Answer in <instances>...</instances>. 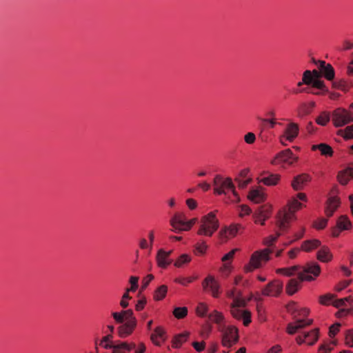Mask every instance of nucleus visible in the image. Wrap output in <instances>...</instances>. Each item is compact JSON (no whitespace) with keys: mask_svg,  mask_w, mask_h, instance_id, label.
I'll return each instance as SVG.
<instances>
[{"mask_svg":"<svg viewBox=\"0 0 353 353\" xmlns=\"http://www.w3.org/2000/svg\"><path fill=\"white\" fill-rule=\"evenodd\" d=\"M297 160V157H294L290 149H286L279 152L275 157L271 161L273 165L279 164L281 163H286L292 165Z\"/></svg>","mask_w":353,"mask_h":353,"instance_id":"9b49d317","label":"nucleus"},{"mask_svg":"<svg viewBox=\"0 0 353 353\" xmlns=\"http://www.w3.org/2000/svg\"><path fill=\"white\" fill-rule=\"evenodd\" d=\"M112 338V335L111 334H109L105 336H103L100 342V345L103 346L104 347V345L106 343H110L113 344L110 340Z\"/></svg>","mask_w":353,"mask_h":353,"instance_id":"680f3d73","label":"nucleus"},{"mask_svg":"<svg viewBox=\"0 0 353 353\" xmlns=\"http://www.w3.org/2000/svg\"><path fill=\"white\" fill-rule=\"evenodd\" d=\"M300 279H292L288 281V283L286 285V292L289 295H292L295 292L298 291L300 287L301 283Z\"/></svg>","mask_w":353,"mask_h":353,"instance_id":"cd10ccee","label":"nucleus"},{"mask_svg":"<svg viewBox=\"0 0 353 353\" xmlns=\"http://www.w3.org/2000/svg\"><path fill=\"white\" fill-rule=\"evenodd\" d=\"M208 306L204 303H199L196 307V312L198 316L204 317L207 316Z\"/></svg>","mask_w":353,"mask_h":353,"instance_id":"79ce46f5","label":"nucleus"},{"mask_svg":"<svg viewBox=\"0 0 353 353\" xmlns=\"http://www.w3.org/2000/svg\"><path fill=\"white\" fill-rule=\"evenodd\" d=\"M343 50H349L353 48V41L349 40H345L343 43Z\"/></svg>","mask_w":353,"mask_h":353,"instance_id":"774afa93","label":"nucleus"},{"mask_svg":"<svg viewBox=\"0 0 353 353\" xmlns=\"http://www.w3.org/2000/svg\"><path fill=\"white\" fill-rule=\"evenodd\" d=\"M302 207V203L299 201L296 198H294L290 203V209L292 211L295 212Z\"/></svg>","mask_w":353,"mask_h":353,"instance_id":"603ef678","label":"nucleus"},{"mask_svg":"<svg viewBox=\"0 0 353 353\" xmlns=\"http://www.w3.org/2000/svg\"><path fill=\"white\" fill-rule=\"evenodd\" d=\"M241 225H232L229 228H225L220 230L219 237L222 243L226 242L230 238L234 237L238 233Z\"/></svg>","mask_w":353,"mask_h":353,"instance_id":"f3484780","label":"nucleus"},{"mask_svg":"<svg viewBox=\"0 0 353 353\" xmlns=\"http://www.w3.org/2000/svg\"><path fill=\"white\" fill-rule=\"evenodd\" d=\"M236 305H246L247 301L243 298L242 292L236 288V299L233 301Z\"/></svg>","mask_w":353,"mask_h":353,"instance_id":"a19ab883","label":"nucleus"},{"mask_svg":"<svg viewBox=\"0 0 353 353\" xmlns=\"http://www.w3.org/2000/svg\"><path fill=\"white\" fill-rule=\"evenodd\" d=\"M191 261V257L186 254H181L174 263V266L177 268L181 267L183 264L188 263Z\"/></svg>","mask_w":353,"mask_h":353,"instance_id":"c03bdc74","label":"nucleus"},{"mask_svg":"<svg viewBox=\"0 0 353 353\" xmlns=\"http://www.w3.org/2000/svg\"><path fill=\"white\" fill-rule=\"evenodd\" d=\"M309 314V310L306 307H299V310L296 312L298 318L294 319V323H290L288 325L287 332L290 334H295L299 330L303 329L305 326L310 325L312 323V319H305Z\"/></svg>","mask_w":353,"mask_h":353,"instance_id":"39448f33","label":"nucleus"},{"mask_svg":"<svg viewBox=\"0 0 353 353\" xmlns=\"http://www.w3.org/2000/svg\"><path fill=\"white\" fill-rule=\"evenodd\" d=\"M276 272L277 274H283L287 276H292L289 268H279L276 270Z\"/></svg>","mask_w":353,"mask_h":353,"instance_id":"0e129e2a","label":"nucleus"},{"mask_svg":"<svg viewBox=\"0 0 353 353\" xmlns=\"http://www.w3.org/2000/svg\"><path fill=\"white\" fill-rule=\"evenodd\" d=\"M208 248V245L204 241L198 242L194 245V253L196 254L203 255L205 253Z\"/></svg>","mask_w":353,"mask_h":353,"instance_id":"37998d69","label":"nucleus"},{"mask_svg":"<svg viewBox=\"0 0 353 353\" xmlns=\"http://www.w3.org/2000/svg\"><path fill=\"white\" fill-rule=\"evenodd\" d=\"M196 278L195 277H178L174 279V282L179 283L182 285H187L188 283H192Z\"/></svg>","mask_w":353,"mask_h":353,"instance_id":"09e8293b","label":"nucleus"},{"mask_svg":"<svg viewBox=\"0 0 353 353\" xmlns=\"http://www.w3.org/2000/svg\"><path fill=\"white\" fill-rule=\"evenodd\" d=\"M318 69L306 70L303 72L301 81L297 83V86L306 85L310 88H327L325 80L331 83L332 88H348L353 84L344 79H337L334 67L329 63L319 62Z\"/></svg>","mask_w":353,"mask_h":353,"instance_id":"f257e3e1","label":"nucleus"},{"mask_svg":"<svg viewBox=\"0 0 353 353\" xmlns=\"http://www.w3.org/2000/svg\"><path fill=\"white\" fill-rule=\"evenodd\" d=\"M327 219H321L319 221H317L315 223V227L317 229H323L327 225Z\"/></svg>","mask_w":353,"mask_h":353,"instance_id":"e2e57ef3","label":"nucleus"},{"mask_svg":"<svg viewBox=\"0 0 353 353\" xmlns=\"http://www.w3.org/2000/svg\"><path fill=\"white\" fill-rule=\"evenodd\" d=\"M208 318L209 321L219 325H221L224 320V316L223 314L217 310H214L212 312L210 313L208 315Z\"/></svg>","mask_w":353,"mask_h":353,"instance_id":"c756f323","label":"nucleus"},{"mask_svg":"<svg viewBox=\"0 0 353 353\" xmlns=\"http://www.w3.org/2000/svg\"><path fill=\"white\" fill-rule=\"evenodd\" d=\"M248 199L256 203H259L265 201V194L259 189H252L249 192Z\"/></svg>","mask_w":353,"mask_h":353,"instance_id":"a878e982","label":"nucleus"},{"mask_svg":"<svg viewBox=\"0 0 353 353\" xmlns=\"http://www.w3.org/2000/svg\"><path fill=\"white\" fill-rule=\"evenodd\" d=\"M332 347L330 345H322L319 350V353H328L331 351Z\"/></svg>","mask_w":353,"mask_h":353,"instance_id":"338daca9","label":"nucleus"},{"mask_svg":"<svg viewBox=\"0 0 353 353\" xmlns=\"http://www.w3.org/2000/svg\"><path fill=\"white\" fill-rule=\"evenodd\" d=\"M121 312L125 322L133 321L134 323H137V320L135 317L133 316V312L132 310H123Z\"/></svg>","mask_w":353,"mask_h":353,"instance_id":"49530a36","label":"nucleus"},{"mask_svg":"<svg viewBox=\"0 0 353 353\" xmlns=\"http://www.w3.org/2000/svg\"><path fill=\"white\" fill-rule=\"evenodd\" d=\"M321 272V268L316 263H308L302 267V272H299V279L301 281H311L314 280Z\"/></svg>","mask_w":353,"mask_h":353,"instance_id":"0eeeda50","label":"nucleus"},{"mask_svg":"<svg viewBox=\"0 0 353 353\" xmlns=\"http://www.w3.org/2000/svg\"><path fill=\"white\" fill-rule=\"evenodd\" d=\"M299 306L294 302L288 303L286 307L288 312L293 316L294 319L298 318L296 312L299 310Z\"/></svg>","mask_w":353,"mask_h":353,"instance_id":"a18cd8bd","label":"nucleus"},{"mask_svg":"<svg viewBox=\"0 0 353 353\" xmlns=\"http://www.w3.org/2000/svg\"><path fill=\"white\" fill-rule=\"evenodd\" d=\"M317 149L320 150L321 154L322 155H325V156H332V155L333 150H332V148L325 143H321V144L314 145L312 146L313 150H315Z\"/></svg>","mask_w":353,"mask_h":353,"instance_id":"2f4dec72","label":"nucleus"},{"mask_svg":"<svg viewBox=\"0 0 353 353\" xmlns=\"http://www.w3.org/2000/svg\"><path fill=\"white\" fill-rule=\"evenodd\" d=\"M294 212H295L289 210L288 212L280 213L276 221V225L281 230H286L288 228L290 221L296 219Z\"/></svg>","mask_w":353,"mask_h":353,"instance_id":"dca6fc26","label":"nucleus"},{"mask_svg":"<svg viewBox=\"0 0 353 353\" xmlns=\"http://www.w3.org/2000/svg\"><path fill=\"white\" fill-rule=\"evenodd\" d=\"M336 225L341 230H348L351 227V223L345 216H341L337 222Z\"/></svg>","mask_w":353,"mask_h":353,"instance_id":"72a5a7b5","label":"nucleus"},{"mask_svg":"<svg viewBox=\"0 0 353 353\" xmlns=\"http://www.w3.org/2000/svg\"><path fill=\"white\" fill-rule=\"evenodd\" d=\"M188 336V333L179 334L174 337L172 341L173 347L178 348L185 342Z\"/></svg>","mask_w":353,"mask_h":353,"instance_id":"f704fd0d","label":"nucleus"},{"mask_svg":"<svg viewBox=\"0 0 353 353\" xmlns=\"http://www.w3.org/2000/svg\"><path fill=\"white\" fill-rule=\"evenodd\" d=\"M330 120V117L327 112H322L316 119V122L320 125H325Z\"/></svg>","mask_w":353,"mask_h":353,"instance_id":"ea45409f","label":"nucleus"},{"mask_svg":"<svg viewBox=\"0 0 353 353\" xmlns=\"http://www.w3.org/2000/svg\"><path fill=\"white\" fill-rule=\"evenodd\" d=\"M137 323L134 322H125L123 325L118 327V333L120 337L125 338L130 335L134 329L135 328Z\"/></svg>","mask_w":353,"mask_h":353,"instance_id":"aec40b11","label":"nucleus"},{"mask_svg":"<svg viewBox=\"0 0 353 353\" xmlns=\"http://www.w3.org/2000/svg\"><path fill=\"white\" fill-rule=\"evenodd\" d=\"M168 287L165 285L159 286L154 292V299L156 301H161L166 296Z\"/></svg>","mask_w":353,"mask_h":353,"instance_id":"473e14b6","label":"nucleus"},{"mask_svg":"<svg viewBox=\"0 0 353 353\" xmlns=\"http://www.w3.org/2000/svg\"><path fill=\"white\" fill-rule=\"evenodd\" d=\"M222 332V345L228 348L231 347L237 343L239 340L238 330L234 326H228L223 327Z\"/></svg>","mask_w":353,"mask_h":353,"instance_id":"6e6552de","label":"nucleus"},{"mask_svg":"<svg viewBox=\"0 0 353 353\" xmlns=\"http://www.w3.org/2000/svg\"><path fill=\"white\" fill-rule=\"evenodd\" d=\"M334 301V296L333 294H326L320 297V302L323 305H332Z\"/></svg>","mask_w":353,"mask_h":353,"instance_id":"de8ad7c7","label":"nucleus"},{"mask_svg":"<svg viewBox=\"0 0 353 353\" xmlns=\"http://www.w3.org/2000/svg\"><path fill=\"white\" fill-rule=\"evenodd\" d=\"M239 250V249L237 248H234L233 250H232L231 251H230L228 253H227L226 254H225L222 259H221V261L224 263V268L225 269H228V261H231L234 256V254L235 253Z\"/></svg>","mask_w":353,"mask_h":353,"instance_id":"4c0bfd02","label":"nucleus"},{"mask_svg":"<svg viewBox=\"0 0 353 353\" xmlns=\"http://www.w3.org/2000/svg\"><path fill=\"white\" fill-rule=\"evenodd\" d=\"M314 94L323 96L327 95L332 100H336L340 97L338 92L330 91V90H321V91L314 92Z\"/></svg>","mask_w":353,"mask_h":353,"instance_id":"e433bc0d","label":"nucleus"},{"mask_svg":"<svg viewBox=\"0 0 353 353\" xmlns=\"http://www.w3.org/2000/svg\"><path fill=\"white\" fill-rule=\"evenodd\" d=\"M174 316L178 319H183L188 314V308L186 307H178L173 311Z\"/></svg>","mask_w":353,"mask_h":353,"instance_id":"58836bf2","label":"nucleus"},{"mask_svg":"<svg viewBox=\"0 0 353 353\" xmlns=\"http://www.w3.org/2000/svg\"><path fill=\"white\" fill-rule=\"evenodd\" d=\"M172 252V250L166 252L163 249L158 250L156 260L160 268H166L172 263V260L169 259Z\"/></svg>","mask_w":353,"mask_h":353,"instance_id":"a211bd4d","label":"nucleus"},{"mask_svg":"<svg viewBox=\"0 0 353 353\" xmlns=\"http://www.w3.org/2000/svg\"><path fill=\"white\" fill-rule=\"evenodd\" d=\"M332 121L336 128L344 126L353 122V103L349 110L337 108L332 112Z\"/></svg>","mask_w":353,"mask_h":353,"instance_id":"423d86ee","label":"nucleus"},{"mask_svg":"<svg viewBox=\"0 0 353 353\" xmlns=\"http://www.w3.org/2000/svg\"><path fill=\"white\" fill-rule=\"evenodd\" d=\"M186 204L190 210H194L197 206L196 201L193 199H188L186 200Z\"/></svg>","mask_w":353,"mask_h":353,"instance_id":"69168bd1","label":"nucleus"},{"mask_svg":"<svg viewBox=\"0 0 353 353\" xmlns=\"http://www.w3.org/2000/svg\"><path fill=\"white\" fill-rule=\"evenodd\" d=\"M272 252V250L270 248L254 252L250 256L249 263L243 268L244 272L249 273L261 268L263 263H266L270 259V255Z\"/></svg>","mask_w":353,"mask_h":353,"instance_id":"f03ea898","label":"nucleus"},{"mask_svg":"<svg viewBox=\"0 0 353 353\" xmlns=\"http://www.w3.org/2000/svg\"><path fill=\"white\" fill-rule=\"evenodd\" d=\"M244 140L248 144H252L256 140L255 134L252 132H248L245 135Z\"/></svg>","mask_w":353,"mask_h":353,"instance_id":"4d7b16f0","label":"nucleus"},{"mask_svg":"<svg viewBox=\"0 0 353 353\" xmlns=\"http://www.w3.org/2000/svg\"><path fill=\"white\" fill-rule=\"evenodd\" d=\"M321 242L317 239L307 240L303 242L301 249L308 252L319 248Z\"/></svg>","mask_w":353,"mask_h":353,"instance_id":"bb28decb","label":"nucleus"},{"mask_svg":"<svg viewBox=\"0 0 353 353\" xmlns=\"http://www.w3.org/2000/svg\"><path fill=\"white\" fill-rule=\"evenodd\" d=\"M129 292L126 290V292L123 294L122 299L120 302V305L122 307L125 308L128 306V302L127 300L130 299L131 296L129 295Z\"/></svg>","mask_w":353,"mask_h":353,"instance_id":"5fc2aeb1","label":"nucleus"},{"mask_svg":"<svg viewBox=\"0 0 353 353\" xmlns=\"http://www.w3.org/2000/svg\"><path fill=\"white\" fill-rule=\"evenodd\" d=\"M154 276L152 274H148L143 279V284H142V288L145 289L148 287L149 283L152 280H153Z\"/></svg>","mask_w":353,"mask_h":353,"instance_id":"bf43d9fd","label":"nucleus"},{"mask_svg":"<svg viewBox=\"0 0 353 353\" xmlns=\"http://www.w3.org/2000/svg\"><path fill=\"white\" fill-rule=\"evenodd\" d=\"M192 346L197 352H201L205 348V343L203 341L201 343L195 341L192 343Z\"/></svg>","mask_w":353,"mask_h":353,"instance_id":"052dcab7","label":"nucleus"},{"mask_svg":"<svg viewBox=\"0 0 353 353\" xmlns=\"http://www.w3.org/2000/svg\"><path fill=\"white\" fill-rule=\"evenodd\" d=\"M332 254L330 250L326 247L321 248L317 252V259L320 261L326 263L332 259Z\"/></svg>","mask_w":353,"mask_h":353,"instance_id":"c85d7f7f","label":"nucleus"},{"mask_svg":"<svg viewBox=\"0 0 353 353\" xmlns=\"http://www.w3.org/2000/svg\"><path fill=\"white\" fill-rule=\"evenodd\" d=\"M134 343L121 342L117 344L106 343L104 348L112 349V353H129L132 350L135 348Z\"/></svg>","mask_w":353,"mask_h":353,"instance_id":"2eb2a0df","label":"nucleus"},{"mask_svg":"<svg viewBox=\"0 0 353 353\" xmlns=\"http://www.w3.org/2000/svg\"><path fill=\"white\" fill-rule=\"evenodd\" d=\"M271 213V207L269 205H263L259 207L257 210H256L254 218L255 219V222L258 221V219H261L263 218V221H265L269 218Z\"/></svg>","mask_w":353,"mask_h":353,"instance_id":"5701e85b","label":"nucleus"},{"mask_svg":"<svg viewBox=\"0 0 353 353\" xmlns=\"http://www.w3.org/2000/svg\"><path fill=\"white\" fill-rule=\"evenodd\" d=\"M345 340L347 345L349 347H353V330L346 332Z\"/></svg>","mask_w":353,"mask_h":353,"instance_id":"864d4df0","label":"nucleus"},{"mask_svg":"<svg viewBox=\"0 0 353 353\" xmlns=\"http://www.w3.org/2000/svg\"><path fill=\"white\" fill-rule=\"evenodd\" d=\"M280 236V232H276L275 236L270 235L264 240V243L268 246H272Z\"/></svg>","mask_w":353,"mask_h":353,"instance_id":"3c124183","label":"nucleus"},{"mask_svg":"<svg viewBox=\"0 0 353 353\" xmlns=\"http://www.w3.org/2000/svg\"><path fill=\"white\" fill-rule=\"evenodd\" d=\"M202 286L205 290L210 292L213 297L219 296L220 285L213 276H208L202 282Z\"/></svg>","mask_w":353,"mask_h":353,"instance_id":"ddd939ff","label":"nucleus"},{"mask_svg":"<svg viewBox=\"0 0 353 353\" xmlns=\"http://www.w3.org/2000/svg\"><path fill=\"white\" fill-rule=\"evenodd\" d=\"M213 182L214 194L219 195L226 194L228 192H231L234 196V199L232 201L236 202L239 201V196L235 190L234 185L231 179L227 178L224 179L221 176L216 175Z\"/></svg>","mask_w":353,"mask_h":353,"instance_id":"7ed1b4c3","label":"nucleus"},{"mask_svg":"<svg viewBox=\"0 0 353 353\" xmlns=\"http://www.w3.org/2000/svg\"><path fill=\"white\" fill-rule=\"evenodd\" d=\"M280 177V175L277 174H269L268 176L259 178L258 181L268 186L276 185L279 181Z\"/></svg>","mask_w":353,"mask_h":353,"instance_id":"393cba45","label":"nucleus"},{"mask_svg":"<svg viewBox=\"0 0 353 353\" xmlns=\"http://www.w3.org/2000/svg\"><path fill=\"white\" fill-rule=\"evenodd\" d=\"M129 281L131 284V287L127 289L128 292H135L138 288L139 277L132 276H130Z\"/></svg>","mask_w":353,"mask_h":353,"instance_id":"8fccbe9b","label":"nucleus"},{"mask_svg":"<svg viewBox=\"0 0 353 353\" xmlns=\"http://www.w3.org/2000/svg\"><path fill=\"white\" fill-rule=\"evenodd\" d=\"M283 284L281 281L270 282L262 290V294L268 296H277L283 290Z\"/></svg>","mask_w":353,"mask_h":353,"instance_id":"f8f14e48","label":"nucleus"},{"mask_svg":"<svg viewBox=\"0 0 353 353\" xmlns=\"http://www.w3.org/2000/svg\"><path fill=\"white\" fill-rule=\"evenodd\" d=\"M341 327L340 323H336L330 326L329 330V335L330 337L334 336L339 331V327Z\"/></svg>","mask_w":353,"mask_h":353,"instance_id":"6e6d98bb","label":"nucleus"},{"mask_svg":"<svg viewBox=\"0 0 353 353\" xmlns=\"http://www.w3.org/2000/svg\"><path fill=\"white\" fill-rule=\"evenodd\" d=\"M338 134L342 136L345 139H353V125L346 127L345 130H339Z\"/></svg>","mask_w":353,"mask_h":353,"instance_id":"c9c22d12","label":"nucleus"},{"mask_svg":"<svg viewBox=\"0 0 353 353\" xmlns=\"http://www.w3.org/2000/svg\"><path fill=\"white\" fill-rule=\"evenodd\" d=\"M353 178V168L348 167L338 174L337 179L341 185H346Z\"/></svg>","mask_w":353,"mask_h":353,"instance_id":"4be33fe9","label":"nucleus"},{"mask_svg":"<svg viewBox=\"0 0 353 353\" xmlns=\"http://www.w3.org/2000/svg\"><path fill=\"white\" fill-rule=\"evenodd\" d=\"M298 134V125L294 123H290L288 125L283 135L286 136V139L288 141H292L297 137Z\"/></svg>","mask_w":353,"mask_h":353,"instance_id":"b1692460","label":"nucleus"},{"mask_svg":"<svg viewBox=\"0 0 353 353\" xmlns=\"http://www.w3.org/2000/svg\"><path fill=\"white\" fill-rule=\"evenodd\" d=\"M112 315L115 321L118 323H123L125 321L122 312H112Z\"/></svg>","mask_w":353,"mask_h":353,"instance_id":"13d9d810","label":"nucleus"},{"mask_svg":"<svg viewBox=\"0 0 353 353\" xmlns=\"http://www.w3.org/2000/svg\"><path fill=\"white\" fill-rule=\"evenodd\" d=\"M186 221L184 213H175L170 221V223L172 227V231L175 232L188 231V225L186 224Z\"/></svg>","mask_w":353,"mask_h":353,"instance_id":"1a4fd4ad","label":"nucleus"},{"mask_svg":"<svg viewBox=\"0 0 353 353\" xmlns=\"http://www.w3.org/2000/svg\"><path fill=\"white\" fill-rule=\"evenodd\" d=\"M219 223L216 218L215 213L211 212L202 217L201 225L198 230V234L207 236H211L213 233L219 228Z\"/></svg>","mask_w":353,"mask_h":353,"instance_id":"20e7f679","label":"nucleus"},{"mask_svg":"<svg viewBox=\"0 0 353 353\" xmlns=\"http://www.w3.org/2000/svg\"><path fill=\"white\" fill-rule=\"evenodd\" d=\"M340 204L339 199L337 197H330L327 202L325 213L327 217L333 215Z\"/></svg>","mask_w":353,"mask_h":353,"instance_id":"412c9836","label":"nucleus"},{"mask_svg":"<svg viewBox=\"0 0 353 353\" xmlns=\"http://www.w3.org/2000/svg\"><path fill=\"white\" fill-rule=\"evenodd\" d=\"M245 305H236L234 303L230 305V312L234 318L238 320H243L245 326H248L251 322V314L248 310H242L240 309L241 307H245Z\"/></svg>","mask_w":353,"mask_h":353,"instance_id":"9d476101","label":"nucleus"},{"mask_svg":"<svg viewBox=\"0 0 353 353\" xmlns=\"http://www.w3.org/2000/svg\"><path fill=\"white\" fill-rule=\"evenodd\" d=\"M319 330L317 328L311 330L310 332H304L301 335L296 337V340L299 344L306 343L309 345H312L318 340Z\"/></svg>","mask_w":353,"mask_h":353,"instance_id":"4468645a","label":"nucleus"},{"mask_svg":"<svg viewBox=\"0 0 353 353\" xmlns=\"http://www.w3.org/2000/svg\"><path fill=\"white\" fill-rule=\"evenodd\" d=\"M165 332L161 327H157L154 330V333L151 334L150 339L152 341L157 345H160L159 341H157V338L165 340L164 338Z\"/></svg>","mask_w":353,"mask_h":353,"instance_id":"7c9ffc66","label":"nucleus"},{"mask_svg":"<svg viewBox=\"0 0 353 353\" xmlns=\"http://www.w3.org/2000/svg\"><path fill=\"white\" fill-rule=\"evenodd\" d=\"M311 180L310 175L302 174L295 176L292 181V187L294 190H300Z\"/></svg>","mask_w":353,"mask_h":353,"instance_id":"6ab92c4d","label":"nucleus"}]
</instances>
